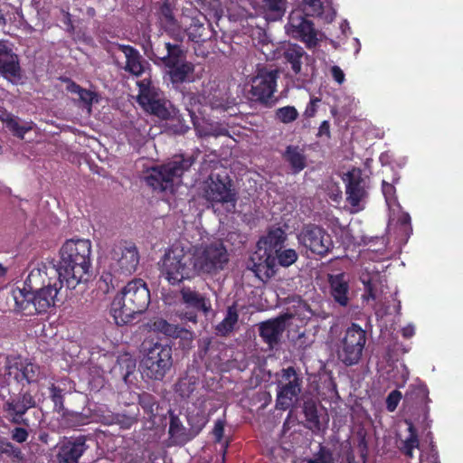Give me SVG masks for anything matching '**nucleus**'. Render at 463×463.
<instances>
[{"label": "nucleus", "mask_w": 463, "mask_h": 463, "mask_svg": "<svg viewBox=\"0 0 463 463\" xmlns=\"http://www.w3.org/2000/svg\"><path fill=\"white\" fill-rule=\"evenodd\" d=\"M60 260L42 263L47 275L62 282L67 289H74L79 284L89 280L91 243L89 240H68L60 249Z\"/></svg>", "instance_id": "f257e3e1"}, {"label": "nucleus", "mask_w": 463, "mask_h": 463, "mask_svg": "<svg viewBox=\"0 0 463 463\" xmlns=\"http://www.w3.org/2000/svg\"><path fill=\"white\" fill-rule=\"evenodd\" d=\"M150 300L146 283L142 279H134L115 296L110 314L118 326L128 324L136 315H141L147 309Z\"/></svg>", "instance_id": "f03ea898"}, {"label": "nucleus", "mask_w": 463, "mask_h": 463, "mask_svg": "<svg viewBox=\"0 0 463 463\" xmlns=\"http://www.w3.org/2000/svg\"><path fill=\"white\" fill-rule=\"evenodd\" d=\"M143 353L140 362L143 374L148 379L162 381L173 367L172 346L160 342H146Z\"/></svg>", "instance_id": "7ed1b4c3"}, {"label": "nucleus", "mask_w": 463, "mask_h": 463, "mask_svg": "<svg viewBox=\"0 0 463 463\" xmlns=\"http://www.w3.org/2000/svg\"><path fill=\"white\" fill-rule=\"evenodd\" d=\"M47 273L46 267L41 264L31 270L25 281V285L33 290L39 314L46 312L49 307L55 306L56 301H60L59 294L65 286L62 282L56 283L55 279Z\"/></svg>", "instance_id": "20e7f679"}, {"label": "nucleus", "mask_w": 463, "mask_h": 463, "mask_svg": "<svg viewBox=\"0 0 463 463\" xmlns=\"http://www.w3.org/2000/svg\"><path fill=\"white\" fill-rule=\"evenodd\" d=\"M194 162L193 156H175L168 163L148 170L145 176L146 183L155 191L173 193L175 180L188 171Z\"/></svg>", "instance_id": "39448f33"}, {"label": "nucleus", "mask_w": 463, "mask_h": 463, "mask_svg": "<svg viewBox=\"0 0 463 463\" xmlns=\"http://www.w3.org/2000/svg\"><path fill=\"white\" fill-rule=\"evenodd\" d=\"M264 47L266 51H263V53L267 59L280 60L281 63L288 70H290L298 80H302L307 76L310 56L302 46L288 43L281 45L275 51L271 50L273 45L265 44Z\"/></svg>", "instance_id": "423d86ee"}, {"label": "nucleus", "mask_w": 463, "mask_h": 463, "mask_svg": "<svg viewBox=\"0 0 463 463\" xmlns=\"http://www.w3.org/2000/svg\"><path fill=\"white\" fill-rule=\"evenodd\" d=\"M137 102L146 112L161 118H175L177 109L165 98L163 91L152 84L150 79L137 81Z\"/></svg>", "instance_id": "0eeeda50"}, {"label": "nucleus", "mask_w": 463, "mask_h": 463, "mask_svg": "<svg viewBox=\"0 0 463 463\" xmlns=\"http://www.w3.org/2000/svg\"><path fill=\"white\" fill-rule=\"evenodd\" d=\"M166 54L158 56L152 52L147 57L156 64H163L168 69V74L173 83H183L194 71V65L186 61L185 52L178 43H165Z\"/></svg>", "instance_id": "6e6552de"}, {"label": "nucleus", "mask_w": 463, "mask_h": 463, "mask_svg": "<svg viewBox=\"0 0 463 463\" xmlns=\"http://www.w3.org/2000/svg\"><path fill=\"white\" fill-rule=\"evenodd\" d=\"M162 272L172 285L194 276L193 255L183 248L173 247L168 250L162 260Z\"/></svg>", "instance_id": "1a4fd4ad"}, {"label": "nucleus", "mask_w": 463, "mask_h": 463, "mask_svg": "<svg viewBox=\"0 0 463 463\" xmlns=\"http://www.w3.org/2000/svg\"><path fill=\"white\" fill-rule=\"evenodd\" d=\"M303 377L293 366L280 371V380L277 383L276 408L286 411L297 407L302 392Z\"/></svg>", "instance_id": "9d476101"}, {"label": "nucleus", "mask_w": 463, "mask_h": 463, "mask_svg": "<svg viewBox=\"0 0 463 463\" xmlns=\"http://www.w3.org/2000/svg\"><path fill=\"white\" fill-rule=\"evenodd\" d=\"M228 261L229 254L223 244L211 243L193 256L194 276L215 275L225 268Z\"/></svg>", "instance_id": "9b49d317"}, {"label": "nucleus", "mask_w": 463, "mask_h": 463, "mask_svg": "<svg viewBox=\"0 0 463 463\" xmlns=\"http://www.w3.org/2000/svg\"><path fill=\"white\" fill-rule=\"evenodd\" d=\"M139 251L134 242L120 241L109 251V270L113 275L129 276L138 267Z\"/></svg>", "instance_id": "f8f14e48"}, {"label": "nucleus", "mask_w": 463, "mask_h": 463, "mask_svg": "<svg viewBox=\"0 0 463 463\" xmlns=\"http://www.w3.org/2000/svg\"><path fill=\"white\" fill-rule=\"evenodd\" d=\"M366 343V332L353 323L341 338L337 346V357L346 366L357 364Z\"/></svg>", "instance_id": "ddd939ff"}, {"label": "nucleus", "mask_w": 463, "mask_h": 463, "mask_svg": "<svg viewBox=\"0 0 463 463\" xmlns=\"http://www.w3.org/2000/svg\"><path fill=\"white\" fill-rule=\"evenodd\" d=\"M298 241L307 251L321 258L328 255L334 249L331 235L326 229L316 224L305 225L298 234Z\"/></svg>", "instance_id": "4468645a"}, {"label": "nucleus", "mask_w": 463, "mask_h": 463, "mask_svg": "<svg viewBox=\"0 0 463 463\" xmlns=\"http://www.w3.org/2000/svg\"><path fill=\"white\" fill-rule=\"evenodd\" d=\"M279 70L267 67L258 68L256 75L251 79L250 99L266 107H272L276 99H272L276 90Z\"/></svg>", "instance_id": "2eb2a0df"}, {"label": "nucleus", "mask_w": 463, "mask_h": 463, "mask_svg": "<svg viewBox=\"0 0 463 463\" xmlns=\"http://www.w3.org/2000/svg\"><path fill=\"white\" fill-rule=\"evenodd\" d=\"M203 197L212 203H230L233 209L237 202V194L226 175L211 174L203 182Z\"/></svg>", "instance_id": "dca6fc26"}, {"label": "nucleus", "mask_w": 463, "mask_h": 463, "mask_svg": "<svg viewBox=\"0 0 463 463\" xmlns=\"http://www.w3.org/2000/svg\"><path fill=\"white\" fill-rule=\"evenodd\" d=\"M35 407L36 401L34 397L29 392L23 391L4 403V411L7 413L9 421L24 427L31 426L29 419L24 417L25 413Z\"/></svg>", "instance_id": "f3484780"}, {"label": "nucleus", "mask_w": 463, "mask_h": 463, "mask_svg": "<svg viewBox=\"0 0 463 463\" xmlns=\"http://www.w3.org/2000/svg\"><path fill=\"white\" fill-rule=\"evenodd\" d=\"M181 302L190 311L183 315V318L187 319L194 324L197 323V312L208 316L212 311V303L205 294L201 293L195 288L190 287H183L180 289Z\"/></svg>", "instance_id": "a211bd4d"}, {"label": "nucleus", "mask_w": 463, "mask_h": 463, "mask_svg": "<svg viewBox=\"0 0 463 463\" xmlns=\"http://www.w3.org/2000/svg\"><path fill=\"white\" fill-rule=\"evenodd\" d=\"M346 182V201L358 212L364 208L363 203L368 196L367 182L362 176L360 169L354 168L345 175L344 179Z\"/></svg>", "instance_id": "6ab92c4d"}, {"label": "nucleus", "mask_w": 463, "mask_h": 463, "mask_svg": "<svg viewBox=\"0 0 463 463\" xmlns=\"http://www.w3.org/2000/svg\"><path fill=\"white\" fill-rule=\"evenodd\" d=\"M292 317V314L284 313L275 318L263 321L259 325V335L270 350L279 345L282 335L287 328V322Z\"/></svg>", "instance_id": "aec40b11"}, {"label": "nucleus", "mask_w": 463, "mask_h": 463, "mask_svg": "<svg viewBox=\"0 0 463 463\" xmlns=\"http://www.w3.org/2000/svg\"><path fill=\"white\" fill-rule=\"evenodd\" d=\"M288 32L296 38H300L307 46H316L317 43V31L314 24L305 16L301 11L294 10L288 18Z\"/></svg>", "instance_id": "412c9836"}, {"label": "nucleus", "mask_w": 463, "mask_h": 463, "mask_svg": "<svg viewBox=\"0 0 463 463\" xmlns=\"http://www.w3.org/2000/svg\"><path fill=\"white\" fill-rule=\"evenodd\" d=\"M0 75L13 84L22 80V68L18 55L4 41H0Z\"/></svg>", "instance_id": "4be33fe9"}, {"label": "nucleus", "mask_w": 463, "mask_h": 463, "mask_svg": "<svg viewBox=\"0 0 463 463\" xmlns=\"http://www.w3.org/2000/svg\"><path fill=\"white\" fill-rule=\"evenodd\" d=\"M247 268L261 280L269 279L276 273L274 255L267 248L258 245V250L249 260Z\"/></svg>", "instance_id": "5701e85b"}, {"label": "nucleus", "mask_w": 463, "mask_h": 463, "mask_svg": "<svg viewBox=\"0 0 463 463\" xmlns=\"http://www.w3.org/2000/svg\"><path fill=\"white\" fill-rule=\"evenodd\" d=\"M87 437L84 435L71 438L64 441L57 453L58 463H79L80 458L89 449Z\"/></svg>", "instance_id": "b1692460"}, {"label": "nucleus", "mask_w": 463, "mask_h": 463, "mask_svg": "<svg viewBox=\"0 0 463 463\" xmlns=\"http://www.w3.org/2000/svg\"><path fill=\"white\" fill-rule=\"evenodd\" d=\"M118 48L126 57V64L122 67L125 71L135 77H140L146 70L150 69L149 62L136 48L124 44H118Z\"/></svg>", "instance_id": "393cba45"}, {"label": "nucleus", "mask_w": 463, "mask_h": 463, "mask_svg": "<svg viewBox=\"0 0 463 463\" xmlns=\"http://www.w3.org/2000/svg\"><path fill=\"white\" fill-rule=\"evenodd\" d=\"M159 18L165 32L175 42L182 43L184 38V32L175 19L171 5L168 2H165L161 5Z\"/></svg>", "instance_id": "a878e982"}, {"label": "nucleus", "mask_w": 463, "mask_h": 463, "mask_svg": "<svg viewBox=\"0 0 463 463\" xmlns=\"http://www.w3.org/2000/svg\"><path fill=\"white\" fill-rule=\"evenodd\" d=\"M349 276L344 272L328 275L331 295L342 307L349 303Z\"/></svg>", "instance_id": "bb28decb"}, {"label": "nucleus", "mask_w": 463, "mask_h": 463, "mask_svg": "<svg viewBox=\"0 0 463 463\" xmlns=\"http://www.w3.org/2000/svg\"><path fill=\"white\" fill-rule=\"evenodd\" d=\"M170 422H169V436L171 439V442L175 446H184L190 440H192L194 436L191 433L190 429H186L179 417L175 415L174 412L170 411Z\"/></svg>", "instance_id": "cd10ccee"}, {"label": "nucleus", "mask_w": 463, "mask_h": 463, "mask_svg": "<svg viewBox=\"0 0 463 463\" xmlns=\"http://www.w3.org/2000/svg\"><path fill=\"white\" fill-rule=\"evenodd\" d=\"M13 298L16 307L25 316L39 314L33 290L29 288L28 289L26 288L15 289L13 291Z\"/></svg>", "instance_id": "c85d7f7f"}, {"label": "nucleus", "mask_w": 463, "mask_h": 463, "mask_svg": "<svg viewBox=\"0 0 463 463\" xmlns=\"http://www.w3.org/2000/svg\"><path fill=\"white\" fill-rule=\"evenodd\" d=\"M282 157L289 165L294 174H298L307 166L304 149L298 146H288L282 154Z\"/></svg>", "instance_id": "c756f323"}, {"label": "nucleus", "mask_w": 463, "mask_h": 463, "mask_svg": "<svg viewBox=\"0 0 463 463\" xmlns=\"http://www.w3.org/2000/svg\"><path fill=\"white\" fill-rule=\"evenodd\" d=\"M189 116L191 117V120L193 122L194 128L196 131V134L199 137H221V136H230L229 131L226 128L222 125L216 124H206L202 125L198 122V118L195 116V113L192 110L188 109Z\"/></svg>", "instance_id": "7c9ffc66"}, {"label": "nucleus", "mask_w": 463, "mask_h": 463, "mask_svg": "<svg viewBox=\"0 0 463 463\" xmlns=\"http://www.w3.org/2000/svg\"><path fill=\"white\" fill-rule=\"evenodd\" d=\"M7 374L9 376L14 374V378L20 382L25 380L28 383L37 381L40 373V367L33 364H27L19 367L17 364L6 366Z\"/></svg>", "instance_id": "2f4dec72"}, {"label": "nucleus", "mask_w": 463, "mask_h": 463, "mask_svg": "<svg viewBox=\"0 0 463 463\" xmlns=\"http://www.w3.org/2000/svg\"><path fill=\"white\" fill-rule=\"evenodd\" d=\"M286 239L287 234L282 228L272 227L268 234L259 241L258 245H263V248H267L269 251L274 252L279 248L283 247Z\"/></svg>", "instance_id": "473e14b6"}, {"label": "nucleus", "mask_w": 463, "mask_h": 463, "mask_svg": "<svg viewBox=\"0 0 463 463\" xmlns=\"http://www.w3.org/2000/svg\"><path fill=\"white\" fill-rule=\"evenodd\" d=\"M239 319V313L237 310V304L234 303L228 307L225 317L215 326V331L218 335L226 336L232 333Z\"/></svg>", "instance_id": "72a5a7b5"}, {"label": "nucleus", "mask_w": 463, "mask_h": 463, "mask_svg": "<svg viewBox=\"0 0 463 463\" xmlns=\"http://www.w3.org/2000/svg\"><path fill=\"white\" fill-rule=\"evenodd\" d=\"M190 41L194 43L204 42L206 40V27L204 23L197 17H191L190 24L183 30Z\"/></svg>", "instance_id": "f704fd0d"}, {"label": "nucleus", "mask_w": 463, "mask_h": 463, "mask_svg": "<svg viewBox=\"0 0 463 463\" xmlns=\"http://www.w3.org/2000/svg\"><path fill=\"white\" fill-rule=\"evenodd\" d=\"M266 17L269 21L280 20L287 9V0H261Z\"/></svg>", "instance_id": "c9c22d12"}, {"label": "nucleus", "mask_w": 463, "mask_h": 463, "mask_svg": "<svg viewBox=\"0 0 463 463\" xmlns=\"http://www.w3.org/2000/svg\"><path fill=\"white\" fill-rule=\"evenodd\" d=\"M6 128L14 134V136L24 139V134L32 129L31 123L22 122L20 118L11 114H6L2 118Z\"/></svg>", "instance_id": "e433bc0d"}, {"label": "nucleus", "mask_w": 463, "mask_h": 463, "mask_svg": "<svg viewBox=\"0 0 463 463\" xmlns=\"http://www.w3.org/2000/svg\"><path fill=\"white\" fill-rule=\"evenodd\" d=\"M208 421V417L204 413L203 411L195 409L191 411L187 414V422L190 426L191 433L194 436V438L200 433V431L204 428Z\"/></svg>", "instance_id": "4c0bfd02"}, {"label": "nucleus", "mask_w": 463, "mask_h": 463, "mask_svg": "<svg viewBox=\"0 0 463 463\" xmlns=\"http://www.w3.org/2000/svg\"><path fill=\"white\" fill-rule=\"evenodd\" d=\"M275 268L277 264L288 268L293 265L298 259V252L293 249H287L284 246L274 251Z\"/></svg>", "instance_id": "58836bf2"}, {"label": "nucleus", "mask_w": 463, "mask_h": 463, "mask_svg": "<svg viewBox=\"0 0 463 463\" xmlns=\"http://www.w3.org/2000/svg\"><path fill=\"white\" fill-rule=\"evenodd\" d=\"M303 412L305 414L306 420L309 423V429L319 430L320 421L317 414V403L312 399H307L303 402Z\"/></svg>", "instance_id": "ea45409f"}, {"label": "nucleus", "mask_w": 463, "mask_h": 463, "mask_svg": "<svg viewBox=\"0 0 463 463\" xmlns=\"http://www.w3.org/2000/svg\"><path fill=\"white\" fill-rule=\"evenodd\" d=\"M406 423L408 424V430L410 435L402 441V447L401 448V450L408 458H412L413 449L419 448L420 440L418 438L417 430H415L413 424L409 420H406Z\"/></svg>", "instance_id": "a19ab883"}, {"label": "nucleus", "mask_w": 463, "mask_h": 463, "mask_svg": "<svg viewBox=\"0 0 463 463\" xmlns=\"http://www.w3.org/2000/svg\"><path fill=\"white\" fill-rule=\"evenodd\" d=\"M154 327L156 330L163 333L164 335L174 338L181 337L184 333H187V331L184 328L170 324L165 319L156 320L154 323Z\"/></svg>", "instance_id": "79ce46f5"}, {"label": "nucleus", "mask_w": 463, "mask_h": 463, "mask_svg": "<svg viewBox=\"0 0 463 463\" xmlns=\"http://www.w3.org/2000/svg\"><path fill=\"white\" fill-rule=\"evenodd\" d=\"M196 378L194 376H185L181 378L175 385V392L183 398H188L196 388Z\"/></svg>", "instance_id": "37998d69"}, {"label": "nucleus", "mask_w": 463, "mask_h": 463, "mask_svg": "<svg viewBox=\"0 0 463 463\" xmlns=\"http://www.w3.org/2000/svg\"><path fill=\"white\" fill-rule=\"evenodd\" d=\"M300 7L305 16H322L324 13L322 0H303Z\"/></svg>", "instance_id": "c03bdc74"}, {"label": "nucleus", "mask_w": 463, "mask_h": 463, "mask_svg": "<svg viewBox=\"0 0 463 463\" xmlns=\"http://www.w3.org/2000/svg\"><path fill=\"white\" fill-rule=\"evenodd\" d=\"M429 391L425 385L419 384L411 386L410 391L407 392L405 399L414 402L416 403H423L429 401Z\"/></svg>", "instance_id": "a18cd8bd"}, {"label": "nucleus", "mask_w": 463, "mask_h": 463, "mask_svg": "<svg viewBox=\"0 0 463 463\" xmlns=\"http://www.w3.org/2000/svg\"><path fill=\"white\" fill-rule=\"evenodd\" d=\"M138 403L145 411L151 415H155L157 411L158 405L156 397L148 392H142L138 395Z\"/></svg>", "instance_id": "49530a36"}, {"label": "nucleus", "mask_w": 463, "mask_h": 463, "mask_svg": "<svg viewBox=\"0 0 463 463\" xmlns=\"http://www.w3.org/2000/svg\"><path fill=\"white\" fill-rule=\"evenodd\" d=\"M275 117L280 122L288 124L295 121L298 117V112L293 106H286L276 110Z\"/></svg>", "instance_id": "de8ad7c7"}, {"label": "nucleus", "mask_w": 463, "mask_h": 463, "mask_svg": "<svg viewBox=\"0 0 463 463\" xmlns=\"http://www.w3.org/2000/svg\"><path fill=\"white\" fill-rule=\"evenodd\" d=\"M307 463H335L332 451L320 445L319 450L314 454L313 458L306 459Z\"/></svg>", "instance_id": "09e8293b"}, {"label": "nucleus", "mask_w": 463, "mask_h": 463, "mask_svg": "<svg viewBox=\"0 0 463 463\" xmlns=\"http://www.w3.org/2000/svg\"><path fill=\"white\" fill-rule=\"evenodd\" d=\"M5 455L12 458L21 459L23 458L22 451L19 448L14 447L5 438L0 437V456Z\"/></svg>", "instance_id": "8fccbe9b"}, {"label": "nucleus", "mask_w": 463, "mask_h": 463, "mask_svg": "<svg viewBox=\"0 0 463 463\" xmlns=\"http://www.w3.org/2000/svg\"><path fill=\"white\" fill-rule=\"evenodd\" d=\"M50 392V397L54 404V411L62 414L64 410H67L63 404V390L52 384Z\"/></svg>", "instance_id": "3c124183"}, {"label": "nucleus", "mask_w": 463, "mask_h": 463, "mask_svg": "<svg viewBox=\"0 0 463 463\" xmlns=\"http://www.w3.org/2000/svg\"><path fill=\"white\" fill-rule=\"evenodd\" d=\"M61 416L64 420H66L72 425H83L89 420L90 418V415L86 413L73 411L70 410H64Z\"/></svg>", "instance_id": "603ef678"}, {"label": "nucleus", "mask_w": 463, "mask_h": 463, "mask_svg": "<svg viewBox=\"0 0 463 463\" xmlns=\"http://www.w3.org/2000/svg\"><path fill=\"white\" fill-rule=\"evenodd\" d=\"M166 120L175 122L170 127L175 134H184L189 129V127L185 124L184 118L180 115L179 110H177V114L175 118H170Z\"/></svg>", "instance_id": "864d4df0"}, {"label": "nucleus", "mask_w": 463, "mask_h": 463, "mask_svg": "<svg viewBox=\"0 0 463 463\" xmlns=\"http://www.w3.org/2000/svg\"><path fill=\"white\" fill-rule=\"evenodd\" d=\"M111 420L109 421V424H118L122 429H129L133 423L135 422V420L133 417H129L124 414H116L111 417Z\"/></svg>", "instance_id": "5fc2aeb1"}, {"label": "nucleus", "mask_w": 463, "mask_h": 463, "mask_svg": "<svg viewBox=\"0 0 463 463\" xmlns=\"http://www.w3.org/2000/svg\"><path fill=\"white\" fill-rule=\"evenodd\" d=\"M402 399V393L398 390H394L389 393L386 399V407L389 411H394Z\"/></svg>", "instance_id": "6e6d98bb"}, {"label": "nucleus", "mask_w": 463, "mask_h": 463, "mask_svg": "<svg viewBox=\"0 0 463 463\" xmlns=\"http://www.w3.org/2000/svg\"><path fill=\"white\" fill-rule=\"evenodd\" d=\"M25 428L24 426L14 428L11 432L12 439L18 443L26 441L29 434Z\"/></svg>", "instance_id": "4d7b16f0"}, {"label": "nucleus", "mask_w": 463, "mask_h": 463, "mask_svg": "<svg viewBox=\"0 0 463 463\" xmlns=\"http://www.w3.org/2000/svg\"><path fill=\"white\" fill-rule=\"evenodd\" d=\"M358 436V449L361 452V456L363 458H365L368 453V442L366 440V435L365 432L363 430H360L357 432Z\"/></svg>", "instance_id": "13d9d810"}, {"label": "nucleus", "mask_w": 463, "mask_h": 463, "mask_svg": "<svg viewBox=\"0 0 463 463\" xmlns=\"http://www.w3.org/2000/svg\"><path fill=\"white\" fill-rule=\"evenodd\" d=\"M80 101L84 104L90 106L93 101V92L81 88L77 93Z\"/></svg>", "instance_id": "bf43d9fd"}, {"label": "nucleus", "mask_w": 463, "mask_h": 463, "mask_svg": "<svg viewBox=\"0 0 463 463\" xmlns=\"http://www.w3.org/2000/svg\"><path fill=\"white\" fill-rule=\"evenodd\" d=\"M123 364L126 366V373L124 374L123 378L125 382H128V377L130 374L134 372L136 368V361L131 358H127L123 361Z\"/></svg>", "instance_id": "052dcab7"}, {"label": "nucleus", "mask_w": 463, "mask_h": 463, "mask_svg": "<svg viewBox=\"0 0 463 463\" xmlns=\"http://www.w3.org/2000/svg\"><path fill=\"white\" fill-rule=\"evenodd\" d=\"M224 431V422L222 420H218L215 422L214 428H213V435L215 436V439L218 442H220L222 439Z\"/></svg>", "instance_id": "680f3d73"}, {"label": "nucleus", "mask_w": 463, "mask_h": 463, "mask_svg": "<svg viewBox=\"0 0 463 463\" xmlns=\"http://www.w3.org/2000/svg\"><path fill=\"white\" fill-rule=\"evenodd\" d=\"M331 74L337 83L342 84L345 81V73L340 67L334 65L331 68Z\"/></svg>", "instance_id": "e2e57ef3"}, {"label": "nucleus", "mask_w": 463, "mask_h": 463, "mask_svg": "<svg viewBox=\"0 0 463 463\" xmlns=\"http://www.w3.org/2000/svg\"><path fill=\"white\" fill-rule=\"evenodd\" d=\"M394 192H395V188L392 184H391L385 181H383V194L385 196L386 200H389L390 198H392V195L394 194Z\"/></svg>", "instance_id": "0e129e2a"}, {"label": "nucleus", "mask_w": 463, "mask_h": 463, "mask_svg": "<svg viewBox=\"0 0 463 463\" xmlns=\"http://www.w3.org/2000/svg\"><path fill=\"white\" fill-rule=\"evenodd\" d=\"M63 80L67 83L66 90L71 93L77 94L79 90L81 89V87L79 84L72 81L71 79L66 78Z\"/></svg>", "instance_id": "69168bd1"}, {"label": "nucleus", "mask_w": 463, "mask_h": 463, "mask_svg": "<svg viewBox=\"0 0 463 463\" xmlns=\"http://www.w3.org/2000/svg\"><path fill=\"white\" fill-rule=\"evenodd\" d=\"M295 344L298 345V348L306 349L309 343L306 341V334L305 332H301L298 334L297 339L295 340Z\"/></svg>", "instance_id": "338daca9"}, {"label": "nucleus", "mask_w": 463, "mask_h": 463, "mask_svg": "<svg viewBox=\"0 0 463 463\" xmlns=\"http://www.w3.org/2000/svg\"><path fill=\"white\" fill-rule=\"evenodd\" d=\"M363 283L365 286V292H366L367 298L374 299L376 298V296L373 291V287L371 284L370 280L365 281V279H363Z\"/></svg>", "instance_id": "774afa93"}]
</instances>
